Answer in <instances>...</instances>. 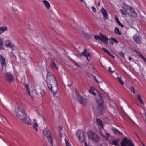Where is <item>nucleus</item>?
Returning <instances> with one entry per match:
<instances>
[{"mask_svg": "<svg viewBox=\"0 0 146 146\" xmlns=\"http://www.w3.org/2000/svg\"><path fill=\"white\" fill-rule=\"evenodd\" d=\"M15 112L17 117L20 119L23 123L28 125L31 124V120L29 117L27 116L26 114L23 106H18L15 110Z\"/></svg>", "mask_w": 146, "mask_h": 146, "instance_id": "f257e3e1", "label": "nucleus"}, {"mask_svg": "<svg viewBox=\"0 0 146 146\" xmlns=\"http://www.w3.org/2000/svg\"><path fill=\"white\" fill-rule=\"evenodd\" d=\"M46 82L48 87H49L52 85L57 83L54 76L50 72H48L46 79Z\"/></svg>", "mask_w": 146, "mask_h": 146, "instance_id": "f03ea898", "label": "nucleus"}, {"mask_svg": "<svg viewBox=\"0 0 146 146\" xmlns=\"http://www.w3.org/2000/svg\"><path fill=\"white\" fill-rule=\"evenodd\" d=\"M122 7L124 10L127 11L129 10L130 11L129 14L132 17H135L137 16V14L134 11L133 8L131 6L128 5L124 3L122 4Z\"/></svg>", "mask_w": 146, "mask_h": 146, "instance_id": "7ed1b4c3", "label": "nucleus"}, {"mask_svg": "<svg viewBox=\"0 0 146 146\" xmlns=\"http://www.w3.org/2000/svg\"><path fill=\"white\" fill-rule=\"evenodd\" d=\"M89 137L96 142H98L100 139L99 136L92 131H88L87 132Z\"/></svg>", "mask_w": 146, "mask_h": 146, "instance_id": "20e7f679", "label": "nucleus"}, {"mask_svg": "<svg viewBox=\"0 0 146 146\" xmlns=\"http://www.w3.org/2000/svg\"><path fill=\"white\" fill-rule=\"evenodd\" d=\"M43 133L44 135L46 137L48 141H49L52 146H53V140L51 136V133L50 131L46 127L44 129Z\"/></svg>", "mask_w": 146, "mask_h": 146, "instance_id": "39448f33", "label": "nucleus"}, {"mask_svg": "<svg viewBox=\"0 0 146 146\" xmlns=\"http://www.w3.org/2000/svg\"><path fill=\"white\" fill-rule=\"evenodd\" d=\"M121 146H134V144L131 139H128L126 137L123 139L121 143Z\"/></svg>", "mask_w": 146, "mask_h": 146, "instance_id": "423d86ee", "label": "nucleus"}, {"mask_svg": "<svg viewBox=\"0 0 146 146\" xmlns=\"http://www.w3.org/2000/svg\"><path fill=\"white\" fill-rule=\"evenodd\" d=\"M4 76L6 80L9 83H11L14 79V77L9 73L7 72L4 73Z\"/></svg>", "mask_w": 146, "mask_h": 146, "instance_id": "0eeeda50", "label": "nucleus"}, {"mask_svg": "<svg viewBox=\"0 0 146 146\" xmlns=\"http://www.w3.org/2000/svg\"><path fill=\"white\" fill-rule=\"evenodd\" d=\"M76 135L78 137L81 143H82L85 140L84 134V133L80 131H78L77 132Z\"/></svg>", "mask_w": 146, "mask_h": 146, "instance_id": "6e6552de", "label": "nucleus"}, {"mask_svg": "<svg viewBox=\"0 0 146 146\" xmlns=\"http://www.w3.org/2000/svg\"><path fill=\"white\" fill-rule=\"evenodd\" d=\"M96 100L97 101L98 106V108L99 109L100 108L102 109L101 107V106L104 104V101L103 100L101 96L99 94L97 97Z\"/></svg>", "mask_w": 146, "mask_h": 146, "instance_id": "1a4fd4ad", "label": "nucleus"}, {"mask_svg": "<svg viewBox=\"0 0 146 146\" xmlns=\"http://www.w3.org/2000/svg\"><path fill=\"white\" fill-rule=\"evenodd\" d=\"M76 95L77 98L76 99L78 102L83 105H85L86 103L83 97L80 95L78 92H77Z\"/></svg>", "mask_w": 146, "mask_h": 146, "instance_id": "9d476101", "label": "nucleus"}, {"mask_svg": "<svg viewBox=\"0 0 146 146\" xmlns=\"http://www.w3.org/2000/svg\"><path fill=\"white\" fill-rule=\"evenodd\" d=\"M48 88L54 94L57 92L58 90V88L57 83H56V84H54L53 85H52L51 86Z\"/></svg>", "mask_w": 146, "mask_h": 146, "instance_id": "9b49d317", "label": "nucleus"}, {"mask_svg": "<svg viewBox=\"0 0 146 146\" xmlns=\"http://www.w3.org/2000/svg\"><path fill=\"white\" fill-rule=\"evenodd\" d=\"M134 41L137 44H139L141 42L142 38L136 34L134 35L133 37Z\"/></svg>", "mask_w": 146, "mask_h": 146, "instance_id": "f8f14e48", "label": "nucleus"}, {"mask_svg": "<svg viewBox=\"0 0 146 146\" xmlns=\"http://www.w3.org/2000/svg\"><path fill=\"white\" fill-rule=\"evenodd\" d=\"M0 62L2 66V70H3V67H5L6 66V63L5 62V58L2 55H0Z\"/></svg>", "mask_w": 146, "mask_h": 146, "instance_id": "ddd939ff", "label": "nucleus"}, {"mask_svg": "<svg viewBox=\"0 0 146 146\" xmlns=\"http://www.w3.org/2000/svg\"><path fill=\"white\" fill-rule=\"evenodd\" d=\"M86 49H85L84 51L82 53V54L85 56L87 58L88 61L90 60L91 59L90 54L87 51Z\"/></svg>", "mask_w": 146, "mask_h": 146, "instance_id": "4468645a", "label": "nucleus"}, {"mask_svg": "<svg viewBox=\"0 0 146 146\" xmlns=\"http://www.w3.org/2000/svg\"><path fill=\"white\" fill-rule=\"evenodd\" d=\"M100 11L103 15L104 19V20L107 19L108 15L106 10L104 8H102Z\"/></svg>", "mask_w": 146, "mask_h": 146, "instance_id": "2eb2a0df", "label": "nucleus"}, {"mask_svg": "<svg viewBox=\"0 0 146 146\" xmlns=\"http://www.w3.org/2000/svg\"><path fill=\"white\" fill-rule=\"evenodd\" d=\"M100 35L102 38V41H103L104 43L106 44H108V39L107 37L106 36H104L102 34H100Z\"/></svg>", "mask_w": 146, "mask_h": 146, "instance_id": "dca6fc26", "label": "nucleus"}, {"mask_svg": "<svg viewBox=\"0 0 146 146\" xmlns=\"http://www.w3.org/2000/svg\"><path fill=\"white\" fill-rule=\"evenodd\" d=\"M50 67L52 69H55L56 70L58 69L57 67L56 66L55 61L53 60L50 63Z\"/></svg>", "mask_w": 146, "mask_h": 146, "instance_id": "f3484780", "label": "nucleus"}, {"mask_svg": "<svg viewBox=\"0 0 146 146\" xmlns=\"http://www.w3.org/2000/svg\"><path fill=\"white\" fill-rule=\"evenodd\" d=\"M111 130L116 135L119 134L123 135V134L122 133L120 132L119 130L115 128H112L111 129Z\"/></svg>", "mask_w": 146, "mask_h": 146, "instance_id": "a211bd4d", "label": "nucleus"}, {"mask_svg": "<svg viewBox=\"0 0 146 146\" xmlns=\"http://www.w3.org/2000/svg\"><path fill=\"white\" fill-rule=\"evenodd\" d=\"M119 140V138H118L116 140H113L112 141L111 143L115 146H119L118 143Z\"/></svg>", "mask_w": 146, "mask_h": 146, "instance_id": "6ab92c4d", "label": "nucleus"}, {"mask_svg": "<svg viewBox=\"0 0 146 146\" xmlns=\"http://www.w3.org/2000/svg\"><path fill=\"white\" fill-rule=\"evenodd\" d=\"M96 122L101 127L103 128V125L102 120L100 119H96Z\"/></svg>", "mask_w": 146, "mask_h": 146, "instance_id": "aec40b11", "label": "nucleus"}, {"mask_svg": "<svg viewBox=\"0 0 146 146\" xmlns=\"http://www.w3.org/2000/svg\"><path fill=\"white\" fill-rule=\"evenodd\" d=\"M7 30V27L6 26L0 27V35Z\"/></svg>", "mask_w": 146, "mask_h": 146, "instance_id": "412c9836", "label": "nucleus"}, {"mask_svg": "<svg viewBox=\"0 0 146 146\" xmlns=\"http://www.w3.org/2000/svg\"><path fill=\"white\" fill-rule=\"evenodd\" d=\"M43 2L47 9H49L50 7V5L48 1L44 0L43 1Z\"/></svg>", "mask_w": 146, "mask_h": 146, "instance_id": "4be33fe9", "label": "nucleus"}, {"mask_svg": "<svg viewBox=\"0 0 146 146\" xmlns=\"http://www.w3.org/2000/svg\"><path fill=\"white\" fill-rule=\"evenodd\" d=\"M114 31L115 33L117 35H121V32L120 31L119 28L117 27H115L114 29Z\"/></svg>", "mask_w": 146, "mask_h": 146, "instance_id": "5701e85b", "label": "nucleus"}, {"mask_svg": "<svg viewBox=\"0 0 146 146\" xmlns=\"http://www.w3.org/2000/svg\"><path fill=\"white\" fill-rule=\"evenodd\" d=\"M137 98L138 100L141 104L144 105V102L142 100L141 96L139 94L137 95Z\"/></svg>", "mask_w": 146, "mask_h": 146, "instance_id": "b1692460", "label": "nucleus"}, {"mask_svg": "<svg viewBox=\"0 0 146 146\" xmlns=\"http://www.w3.org/2000/svg\"><path fill=\"white\" fill-rule=\"evenodd\" d=\"M4 45L6 47H8L10 45V40H7L5 42Z\"/></svg>", "mask_w": 146, "mask_h": 146, "instance_id": "393cba45", "label": "nucleus"}, {"mask_svg": "<svg viewBox=\"0 0 146 146\" xmlns=\"http://www.w3.org/2000/svg\"><path fill=\"white\" fill-rule=\"evenodd\" d=\"M94 37L96 40H100L101 42H102V37H100L99 35H94Z\"/></svg>", "mask_w": 146, "mask_h": 146, "instance_id": "a878e982", "label": "nucleus"}, {"mask_svg": "<svg viewBox=\"0 0 146 146\" xmlns=\"http://www.w3.org/2000/svg\"><path fill=\"white\" fill-rule=\"evenodd\" d=\"M25 86L28 92V94L30 95V91L29 85L25 84Z\"/></svg>", "mask_w": 146, "mask_h": 146, "instance_id": "bb28decb", "label": "nucleus"}, {"mask_svg": "<svg viewBox=\"0 0 146 146\" xmlns=\"http://www.w3.org/2000/svg\"><path fill=\"white\" fill-rule=\"evenodd\" d=\"M3 40H1V38H0V50L4 49L3 44Z\"/></svg>", "mask_w": 146, "mask_h": 146, "instance_id": "cd10ccee", "label": "nucleus"}, {"mask_svg": "<svg viewBox=\"0 0 146 146\" xmlns=\"http://www.w3.org/2000/svg\"><path fill=\"white\" fill-rule=\"evenodd\" d=\"M10 47L11 48L14 50H17V47L13 44H11L10 46Z\"/></svg>", "mask_w": 146, "mask_h": 146, "instance_id": "c85d7f7f", "label": "nucleus"}, {"mask_svg": "<svg viewBox=\"0 0 146 146\" xmlns=\"http://www.w3.org/2000/svg\"><path fill=\"white\" fill-rule=\"evenodd\" d=\"M130 90L131 92L135 94H136L135 90L134 87L131 86L130 88Z\"/></svg>", "mask_w": 146, "mask_h": 146, "instance_id": "c756f323", "label": "nucleus"}, {"mask_svg": "<svg viewBox=\"0 0 146 146\" xmlns=\"http://www.w3.org/2000/svg\"><path fill=\"white\" fill-rule=\"evenodd\" d=\"M120 11L121 12L123 15H127V11H126L125 10L124 11L122 9H121L120 10Z\"/></svg>", "mask_w": 146, "mask_h": 146, "instance_id": "7c9ffc66", "label": "nucleus"}, {"mask_svg": "<svg viewBox=\"0 0 146 146\" xmlns=\"http://www.w3.org/2000/svg\"><path fill=\"white\" fill-rule=\"evenodd\" d=\"M117 79L121 84L123 85L124 83L123 82V81L120 78L117 77Z\"/></svg>", "mask_w": 146, "mask_h": 146, "instance_id": "2f4dec72", "label": "nucleus"}, {"mask_svg": "<svg viewBox=\"0 0 146 146\" xmlns=\"http://www.w3.org/2000/svg\"><path fill=\"white\" fill-rule=\"evenodd\" d=\"M89 92L90 94H92L94 96H95L96 95V93L94 92V91L92 89H90L89 90Z\"/></svg>", "mask_w": 146, "mask_h": 146, "instance_id": "473e14b6", "label": "nucleus"}, {"mask_svg": "<svg viewBox=\"0 0 146 146\" xmlns=\"http://www.w3.org/2000/svg\"><path fill=\"white\" fill-rule=\"evenodd\" d=\"M38 126L37 123H35L33 126V128L34 129H35L36 131H37V127Z\"/></svg>", "mask_w": 146, "mask_h": 146, "instance_id": "72a5a7b5", "label": "nucleus"}, {"mask_svg": "<svg viewBox=\"0 0 146 146\" xmlns=\"http://www.w3.org/2000/svg\"><path fill=\"white\" fill-rule=\"evenodd\" d=\"M119 54L121 57H124V54L123 53V52H119Z\"/></svg>", "mask_w": 146, "mask_h": 146, "instance_id": "f704fd0d", "label": "nucleus"}, {"mask_svg": "<svg viewBox=\"0 0 146 146\" xmlns=\"http://www.w3.org/2000/svg\"><path fill=\"white\" fill-rule=\"evenodd\" d=\"M65 141L66 146H71L69 143L68 142L66 139H65Z\"/></svg>", "mask_w": 146, "mask_h": 146, "instance_id": "c9c22d12", "label": "nucleus"}, {"mask_svg": "<svg viewBox=\"0 0 146 146\" xmlns=\"http://www.w3.org/2000/svg\"><path fill=\"white\" fill-rule=\"evenodd\" d=\"M111 39L112 40V41H113V42H114L116 43H118V42L117 41V40L116 39H115V38H111Z\"/></svg>", "mask_w": 146, "mask_h": 146, "instance_id": "e433bc0d", "label": "nucleus"}, {"mask_svg": "<svg viewBox=\"0 0 146 146\" xmlns=\"http://www.w3.org/2000/svg\"><path fill=\"white\" fill-rule=\"evenodd\" d=\"M73 63H74V64L75 65H76L78 67H80V65H79V64L78 63H77L76 62H74V61L73 62Z\"/></svg>", "mask_w": 146, "mask_h": 146, "instance_id": "4c0bfd02", "label": "nucleus"}, {"mask_svg": "<svg viewBox=\"0 0 146 146\" xmlns=\"http://www.w3.org/2000/svg\"><path fill=\"white\" fill-rule=\"evenodd\" d=\"M140 54V56L142 57V58L143 60L145 62H146V59L144 58L142 54Z\"/></svg>", "mask_w": 146, "mask_h": 146, "instance_id": "58836bf2", "label": "nucleus"}, {"mask_svg": "<svg viewBox=\"0 0 146 146\" xmlns=\"http://www.w3.org/2000/svg\"><path fill=\"white\" fill-rule=\"evenodd\" d=\"M102 50H103L104 52H105L107 53H108V52H109V51L108 50H107L106 49H105V48H102Z\"/></svg>", "mask_w": 146, "mask_h": 146, "instance_id": "ea45409f", "label": "nucleus"}, {"mask_svg": "<svg viewBox=\"0 0 146 146\" xmlns=\"http://www.w3.org/2000/svg\"><path fill=\"white\" fill-rule=\"evenodd\" d=\"M107 54H108L111 57L113 58H115L114 56L111 53H110V52L109 51V52H108V53Z\"/></svg>", "mask_w": 146, "mask_h": 146, "instance_id": "a19ab883", "label": "nucleus"}, {"mask_svg": "<svg viewBox=\"0 0 146 146\" xmlns=\"http://www.w3.org/2000/svg\"><path fill=\"white\" fill-rule=\"evenodd\" d=\"M108 71L109 72H111V73H113L114 71V70L112 71L111 70V68L110 67L109 68Z\"/></svg>", "mask_w": 146, "mask_h": 146, "instance_id": "79ce46f5", "label": "nucleus"}, {"mask_svg": "<svg viewBox=\"0 0 146 146\" xmlns=\"http://www.w3.org/2000/svg\"><path fill=\"white\" fill-rule=\"evenodd\" d=\"M115 19L117 23V22H119L120 21L117 16H115Z\"/></svg>", "mask_w": 146, "mask_h": 146, "instance_id": "37998d69", "label": "nucleus"}, {"mask_svg": "<svg viewBox=\"0 0 146 146\" xmlns=\"http://www.w3.org/2000/svg\"><path fill=\"white\" fill-rule=\"evenodd\" d=\"M59 128L60 129V130L59 131V132H60L59 136L61 137L62 138V136L63 135V134L61 133L60 132V131L62 129H61V128L60 127H59Z\"/></svg>", "mask_w": 146, "mask_h": 146, "instance_id": "c03bdc74", "label": "nucleus"}, {"mask_svg": "<svg viewBox=\"0 0 146 146\" xmlns=\"http://www.w3.org/2000/svg\"><path fill=\"white\" fill-rule=\"evenodd\" d=\"M92 9L93 11L94 12H96V9L95 8L94 6H92Z\"/></svg>", "mask_w": 146, "mask_h": 146, "instance_id": "a18cd8bd", "label": "nucleus"}, {"mask_svg": "<svg viewBox=\"0 0 146 146\" xmlns=\"http://www.w3.org/2000/svg\"><path fill=\"white\" fill-rule=\"evenodd\" d=\"M117 23H118V25L121 26L122 28L124 27V25L121 23L120 21L119 22H117Z\"/></svg>", "mask_w": 146, "mask_h": 146, "instance_id": "49530a36", "label": "nucleus"}, {"mask_svg": "<svg viewBox=\"0 0 146 146\" xmlns=\"http://www.w3.org/2000/svg\"><path fill=\"white\" fill-rule=\"evenodd\" d=\"M110 43L112 45H113V42H110Z\"/></svg>", "mask_w": 146, "mask_h": 146, "instance_id": "de8ad7c7", "label": "nucleus"}, {"mask_svg": "<svg viewBox=\"0 0 146 146\" xmlns=\"http://www.w3.org/2000/svg\"><path fill=\"white\" fill-rule=\"evenodd\" d=\"M129 61H131V59H132V58L131 57H129Z\"/></svg>", "mask_w": 146, "mask_h": 146, "instance_id": "09e8293b", "label": "nucleus"}, {"mask_svg": "<svg viewBox=\"0 0 146 146\" xmlns=\"http://www.w3.org/2000/svg\"><path fill=\"white\" fill-rule=\"evenodd\" d=\"M84 144H85V146H88V145L87 144L86 142L84 143Z\"/></svg>", "mask_w": 146, "mask_h": 146, "instance_id": "8fccbe9b", "label": "nucleus"}, {"mask_svg": "<svg viewBox=\"0 0 146 146\" xmlns=\"http://www.w3.org/2000/svg\"><path fill=\"white\" fill-rule=\"evenodd\" d=\"M95 78V80L97 82H99L97 80L96 78V77L95 76H94Z\"/></svg>", "mask_w": 146, "mask_h": 146, "instance_id": "3c124183", "label": "nucleus"}, {"mask_svg": "<svg viewBox=\"0 0 146 146\" xmlns=\"http://www.w3.org/2000/svg\"><path fill=\"white\" fill-rule=\"evenodd\" d=\"M100 3L99 2L98 3V6H100Z\"/></svg>", "mask_w": 146, "mask_h": 146, "instance_id": "603ef678", "label": "nucleus"}, {"mask_svg": "<svg viewBox=\"0 0 146 146\" xmlns=\"http://www.w3.org/2000/svg\"><path fill=\"white\" fill-rule=\"evenodd\" d=\"M81 2H82L83 1V0H79Z\"/></svg>", "mask_w": 146, "mask_h": 146, "instance_id": "864d4df0", "label": "nucleus"}, {"mask_svg": "<svg viewBox=\"0 0 146 146\" xmlns=\"http://www.w3.org/2000/svg\"><path fill=\"white\" fill-rule=\"evenodd\" d=\"M135 134H136V135L137 136V137L138 138H139V137H138V136L137 135V134L136 133H135Z\"/></svg>", "mask_w": 146, "mask_h": 146, "instance_id": "5fc2aeb1", "label": "nucleus"}, {"mask_svg": "<svg viewBox=\"0 0 146 146\" xmlns=\"http://www.w3.org/2000/svg\"><path fill=\"white\" fill-rule=\"evenodd\" d=\"M79 55L80 56V57H81L82 56V54H80Z\"/></svg>", "mask_w": 146, "mask_h": 146, "instance_id": "6e6d98bb", "label": "nucleus"}, {"mask_svg": "<svg viewBox=\"0 0 146 146\" xmlns=\"http://www.w3.org/2000/svg\"><path fill=\"white\" fill-rule=\"evenodd\" d=\"M44 146H48L47 145H45Z\"/></svg>", "mask_w": 146, "mask_h": 146, "instance_id": "4d7b16f0", "label": "nucleus"}, {"mask_svg": "<svg viewBox=\"0 0 146 146\" xmlns=\"http://www.w3.org/2000/svg\"><path fill=\"white\" fill-rule=\"evenodd\" d=\"M102 135L103 136H104L103 135V134H102Z\"/></svg>", "mask_w": 146, "mask_h": 146, "instance_id": "13d9d810", "label": "nucleus"}]
</instances>
